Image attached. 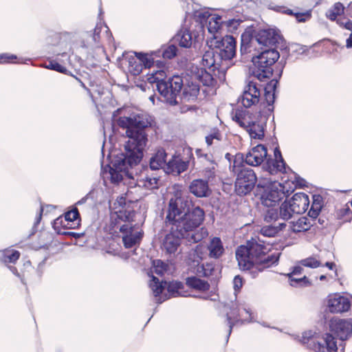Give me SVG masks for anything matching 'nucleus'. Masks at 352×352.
I'll list each match as a JSON object with an SVG mask.
<instances>
[{"label":"nucleus","mask_w":352,"mask_h":352,"mask_svg":"<svg viewBox=\"0 0 352 352\" xmlns=\"http://www.w3.org/2000/svg\"><path fill=\"white\" fill-rule=\"evenodd\" d=\"M124 147L126 155L118 157L110 167L109 175L113 183H118L127 176L131 180L133 175V169L139 166L142 157L143 151L146 145V133H130Z\"/></svg>","instance_id":"f257e3e1"},{"label":"nucleus","mask_w":352,"mask_h":352,"mask_svg":"<svg viewBox=\"0 0 352 352\" xmlns=\"http://www.w3.org/2000/svg\"><path fill=\"white\" fill-rule=\"evenodd\" d=\"M269 250L259 237L248 241L245 245L239 246L236 251V258L240 269L261 272L276 263L278 256L267 254Z\"/></svg>","instance_id":"f03ea898"},{"label":"nucleus","mask_w":352,"mask_h":352,"mask_svg":"<svg viewBox=\"0 0 352 352\" xmlns=\"http://www.w3.org/2000/svg\"><path fill=\"white\" fill-rule=\"evenodd\" d=\"M113 122L126 132H142L158 129L155 118L144 111L131 107H122L113 112Z\"/></svg>","instance_id":"7ed1b4c3"},{"label":"nucleus","mask_w":352,"mask_h":352,"mask_svg":"<svg viewBox=\"0 0 352 352\" xmlns=\"http://www.w3.org/2000/svg\"><path fill=\"white\" fill-rule=\"evenodd\" d=\"M202 212L199 210L190 214L188 219L192 221L191 223L187 222L184 227L175 224L169 226L170 232L167 234L162 242L163 250L169 254H175L181 244L182 239H186L190 243H197L203 238L201 234L195 232V229L200 226Z\"/></svg>","instance_id":"20e7f679"},{"label":"nucleus","mask_w":352,"mask_h":352,"mask_svg":"<svg viewBox=\"0 0 352 352\" xmlns=\"http://www.w3.org/2000/svg\"><path fill=\"white\" fill-rule=\"evenodd\" d=\"M168 83H161L160 91L166 95V100L170 104H177L176 98L179 95L186 101L195 100L200 91L199 85L193 76H174L170 78Z\"/></svg>","instance_id":"39448f33"},{"label":"nucleus","mask_w":352,"mask_h":352,"mask_svg":"<svg viewBox=\"0 0 352 352\" xmlns=\"http://www.w3.org/2000/svg\"><path fill=\"white\" fill-rule=\"evenodd\" d=\"M230 162V170L236 174L235 191L239 195H245L250 192L255 186L257 178L254 170L243 166V155L237 153L232 156L226 155Z\"/></svg>","instance_id":"423d86ee"},{"label":"nucleus","mask_w":352,"mask_h":352,"mask_svg":"<svg viewBox=\"0 0 352 352\" xmlns=\"http://www.w3.org/2000/svg\"><path fill=\"white\" fill-rule=\"evenodd\" d=\"M188 201L185 199L183 196V192L181 190H177L169 200L168 208L166 215V224L168 226H174L175 224L184 225L187 222L191 223L192 221L188 219L190 214L195 212L196 210H199L202 212V217L200 221V225L204 219L205 213L203 209L199 206L193 207L191 210L187 208Z\"/></svg>","instance_id":"0eeeda50"},{"label":"nucleus","mask_w":352,"mask_h":352,"mask_svg":"<svg viewBox=\"0 0 352 352\" xmlns=\"http://www.w3.org/2000/svg\"><path fill=\"white\" fill-rule=\"evenodd\" d=\"M117 222L115 228L119 230L126 248L139 244L142 237V230L135 223L133 210H119L116 212Z\"/></svg>","instance_id":"6e6552de"},{"label":"nucleus","mask_w":352,"mask_h":352,"mask_svg":"<svg viewBox=\"0 0 352 352\" xmlns=\"http://www.w3.org/2000/svg\"><path fill=\"white\" fill-rule=\"evenodd\" d=\"M252 58L253 67L250 69L253 77L261 82L270 79L273 74L272 66L280 57L279 52L274 48L264 49Z\"/></svg>","instance_id":"1a4fd4ad"},{"label":"nucleus","mask_w":352,"mask_h":352,"mask_svg":"<svg viewBox=\"0 0 352 352\" xmlns=\"http://www.w3.org/2000/svg\"><path fill=\"white\" fill-rule=\"evenodd\" d=\"M277 83L276 80H272L266 87H263L253 80H250L245 87L242 95L241 102L243 105L248 108L257 104L259 102L261 91L262 89H264L265 98L268 106V110L273 111L272 104L274 102L275 96L274 93H272L271 91L275 89Z\"/></svg>","instance_id":"9d476101"},{"label":"nucleus","mask_w":352,"mask_h":352,"mask_svg":"<svg viewBox=\"0 0 352 352\" xmlns=\"http://www.w3.org/2000/svg\"><path fill=\"white\" fill-rule=\"evenodd\" d=\"M258 187L264 188L261 200L263 205L273 207L285 197V187L279 182H270L267 186L259 183Z\"/></svg>","instance_id":"9b49d317"},{"label":"nucleus","mask_w":352,"mask_h":352,"mask_svg":"<svg viewBox=\"0 0 352 352\" xmlns=\"http://www.w3.org/2000/svg\"><path fill=\"white\" fill-rule=\"evenodd\" d=\"M214 47L223 65L236 54V41L232 36H226L214 42Z\"/></svg>","instance_id":"f8f14e48"},{"label":"nucleus","mask_w":352,"mask_h":352,"mask_svg":"<svg viewBox=\"0 0 352 352\" xmlns=\"http://www.w3.org/2000/svg\"><path fill=\"white\" fill-rule=\"evenodd\" d=\"M201 64L205 68H208L212 72H224L227 68L228 65H223L221 61V58H219L214 47L208 46L207 50H205L204 54L202 56Z\"/></svg>","instance_id":"ddd939ff"},{"label":"nucleus","mask_w":352,"mask_h":352,"mask_svg":"<svg viewBox=\"0 0 352 352\" xmlns=\"http://www.w3.org/2000/svg\"><path fill=\"white\" fill-rule=\"evenodd\" d=\"M227 320L229 326L228 336L232 332L233 326L236 324L252 321L250 310L243 305L240 306L236 304L233 305L230 311L227 313Z\"/></svg>","instance_id":"4468645a"},{"label":"nucleus","mask_w":352,"mask_h":352,"mask_svg":"<svg viewBox=\"0 0 352 352\" xmlns=\"http://www.w3.org/2000/svg\"><path fill=\"white\" fill-rule=\"evenodd\" d=\"M158 179L156 177L148 175V168L142 167L140 173H135L131 177V181L129 182L131 188L138 186L146 189H154L157 188Z\"/></svg>","instance_id":"2eb2a0df"},{"label":"nucleus","mask_w":352,"mask_h":352,"mask_svg":"<svg viewBox=\"0 0 352 352\" xmlns=\"http://www.w3.org/2000/svg\"><path fill=\"white\" fill-rule=\"evenodd\" d=\"M330 331L342 341L348 339L352 334V319L334 318L329 324Z\"/></svg>","instance_id":"dca6fc26"},{"label":"nucleus","mask_w":352,"mask_h":352,"mask_svg":"<svg viewBox=\"0 0 352 352\" xmlns=\"http://www.w3.org/2000/svg\"><path fill=\"white\" fill-rule=\"evenodd\" d=\"M280 36L272 29L261 30L255 35L254 41L261 45L265 49L272 48L278 42Z\"/></svg>","instance_id":"f3484780"},{"label":"nucleus","mask_w":352,"mask_h":352,"mask_svg":"<svg viewBox=\"0 0 352 352\" xmlns=\"http://www.w3.org/2000/svg\"><path fill=\"white\" fill-rule=\"evenodd\" d=\"M267 148L262 144H258L253 147L243 158L248 165L252 166H257L262 164L265 159H267Z\"/></svg>","instance_id":"a211bd4d"},{"label":"nucleus","mask_w":352,"mask_h":352,"mask_svg":"<svg viewBox=\"0 0 352 352\" xmlns=\"http://www.w3.org/2000/svg\"><path fill=\"white\" fill-rule=\"evenodd\" d=\"M350 307V301L346 297L336 294L328 297L327 308L331 313L344 312L348 311Z\"/></svg>","instance_id":"6ab92c4d"},{"label":"nucleus","mask_w":352,"mask_h":352,"mask_svg":"<svg viewBox=\"0 0 352 352\" xmlns=\"http://www.w3.org/2000/svg\"><path fill=\"white\" fill-rule=\"evenodd\" d=\"M274 158L267 159L263 168L270 175L286 172V165L278 148L274 149Z\"/></svg>","instance_id":"aec40b11"},{"label":"nucleus","mask_w":352,"mask_h":352,"mask_svg":"<svg viewBox=\"0 0 352 352\" xmlns=\"http://www.w3.org/2000/svg\"><path fill=\"white\" fill-rule=\"evenodd\" d=\"M168 287V291L174 295L179 292V289H181L182 284L179 282H160L158 278L152 276V279L150 281L149 287L153 292L155 297H157L163 291L165 286Z\"/></svg>","instance_id":"412c9836"},{"label":"nucleus","mask_w":352,"mask_h":352,"mask_svg":"<svg viewBox=\"0 0 352 352\" xmlns=\"http://www.w3.org/2000/svg\"><path fill=\"white\" fill-rule=\"evenodd\" d=\"M287 201L292 207L291 210L296 212V214H300L305 212L309 204L308 195L303 192L296 193Z\"/></svg>","instance_id":"4be33fe9"},{"label":"nucleus","mask_w":352,"mask_h":352,"mask_svg":"<svg viewBox=\"0 0 352 352\" xmlns=\"http://www.w3.org/2000/svg\"><path fill=\"white\" fill-rule=\"evenodd\" d=\"M188 165L189 161L184 160L179 156H173V158L167 162L165 172L168 174L179 175L181 173L187 170Z\"/></svg>","instance_id":"5701e85b"},{"label":"nucleus","mask_w":352,"mask_h":352,"mask_svg":"<svg viewBox=\"0 0 352 352\" xmlns=\"http://www.w3.org/2000/svg\"><path fill=\"white\" fill-rule=\"evenodd\" d=\"M217 76L215 72L209 70L207 71L206 68L197 69V72L193 75V77L197 82H201L204 86L214 87L216 86L217 81L215 79Z\"/></svg>","instance_id":"b1692460"},{"label":"nucleus","mask_w":352,"mask_h":352,"mask_svg":"<svg viewBox=\"0 0 352 352\" xmlns=\"http://www.w3.org/2000/svg\"><path fill=\"white\" fill-rule=\"evenodd\" d=\"M231 117L234 122L245 129L247 132H256V130L252 127L255 125L254 122L249 120L250 117L243 110H232Z\"/></svg>","instance_id":"393cba45"},{"label":"nucleus","mask_w":352,"mask_h":352,"mask_svg":"<svg viewBox=\"0 0 352 352\" xmlns=\"http://www.w3.org/2000/svg\"><path fill=\"white\" fill-rule=\"evenodd\" d=\"M314 350L316 352H337L335 338L331 334L326 333L321 341L314 344Z\"/></svg>","instance_id":"a878e982"},{"label":"nucleus","mask_w":352,"mask_h":352,"mask_svg":"<svg viewBox=\"0 0 352 352\" xmlns=\"http://www.w3.org/2000/svg\"><path fill=\"white\" fill-rule=\"evenodd\" d=\"M189 189L190 192L197 197H208L210 192L208 182L202 179L192 180Z\"/></svg>","instance_id":"bb28decb"},{"label":"nucleus","mask_w":352,"mask_h":352,"mask_svg":"<svg viewBox=\"0 0 352 352\" xmlns=\"http://www.w3.org/2000/svg\"><path fill=\"white\" fill-rule=\"evenodd\" d=\"M286 224L289 230L297 233L307 231L311 227L315 226L316 223L312 222L307 217H301L297 220L291 221Z\"/></svg>","instance_id":"cd10ccee"},{"label":"nucleus","mask_w":352,"mask_h":352,"mask_svg":"<svg viewBox=\"0 0 352 352\" xmlns=\"http://www.w3.org/2000/svg\"><path fill=\"white\" fill-rule=\"evenodd\" d=\"M166 153L164 149H159L150 159V168L159 170L166 167Z\"/></svg>","instance_id":"c85d7f7f"},{"label":"nucleus","mask_w":352,"mask_h":352,"mask_svg":"<svg viewBox=\"0 0 352 352\" xmlns=\"http://www.w3.org/2000/svg\"><path fill=\"white\" fill-rule=\"evenodd\" d=\"M208 250L209 251V256L211 258H219L224 252V248L220 238H212L208 245Z\"/></svg>","instance_id":"c756f323"},{"label":"nucleus","mask_w":352,"mask_h":352,"mask_svg":"<svg viewBox=\"0 0 352 352\" xmlns=\"http://www.w3.org/2000/svg\"><path fill=\"white\" fill-rule=\"evenodd\" d=\"M194 265H196L195 273L199 276L209 277L212 276L216 271L212 263L200 264L198 260H195Z\"/></svg>","instance_id":"7c9ffc66"},{"label":"nucleus","mask_w":352,"mask_h":352,"mask_svg":"<svg viewBox=\"0 0 352 352\" xmlns=\"http://www.w3.org/2000/svg\"><path fill=\"white\" fill-rule=\"evenodd\" d=\"M174 41L182 47H190L192 45V36L187 29L181 30L174 37Z\"/></svg>","instance_id":"2f4dec72"},{"label":"nucleus","mask_w":352,"mask_h":352,"mask_svg":"<svg viewBox=\"0 0 352 352\" xmlns=\"http://www.w3.org/2000/svg\"><path fill=\"white\" fill-rule=\"evenodd\" d=\"M285 227H287L285 223L275 222L273 225L265 226L261 228L260 232L264 236L272 237Z\"/></svg>","instance_id":"473e14b6"},{"label":"nucleus","mask_w":352,"mask_h":352,"mask_svg":"<svg viewBox=\"0 0 352 352\" xmlns=\"http://www.w3.org/2000/svg\"><path fill=\"white\" fill-rule=\"evenodd\" d=\"M20 257V253L17 250L5 249L0 250V261L4 263H15Z\"/></svg>","instance_id":"72a5a7b5"},{"label":"nucleus","mask_w":352,"mask_h":352,"mask_svg":"<svg viewBox=\"0 0 352 352\" xmlns=\"http://www.w3.org/2000/svg\"><path fill=\"white\" fill-rule=\"evenodd\" d=\"M186 285L198 291L204 292L209 289L210 285L207 281L201 280L195 276L188 277L186 279Z\"/></svg>","instance_id":"f704fd0d"},{"label":"nucleus","mask_w":352,"mask_h":352,"mask_svg":"<svg viewBox=\"0 0 352 352\" xmlns=\"http://www.w3.org/2000/svg\"><path fill=\"white\" fill-rule=\"evenodd\" d=\"M344 7L343 4L340 2H337L327 11L326 15L330 20L335 21L338 16L344 13Z\"/></svg>","instance_id":"c9c22d12"},{"label":"nucleus","mask_w":352,"mask_h":352,"mask_svg":"<svg viewBox=\"0 0 352 352\" xmlns=\"http://www.w3.org/2000/svg\"><path fill=\"white\" fill-rule=\"evenodd\" d=\"M163 73L164 72H160L155 73V74L151 75L148 78V81L151 84H155L156 89L158 91V92L160 93V94L161 96H164V98L166 99V95L164 94L162 91H160V85L161 83L169 84L168 82H170V78L168 79V80H163V79H160V78L158 77V75H160L161 76H163V75H164Z\"/></svg>","instance_id":"e433bc0d"},{"label":"nucleus","mask_w":352,"mask_h":352,"mask_svg":"<svg viewBox=\"0 0 352 352\" xmlns=\"http://www.w3.org/2000/svg\"><path fill=\"white\" fill-rule=\"evenodd\" d=\"M292 207L287 201H284L279 208V217L283 220H288L292 218L296 212L291 210Z\"/></svg>","instance_id":"4c0bfd02"},{"label":"nucleus","mask_w":352,"mask_h":352,"mask_svg":"<svg viewBox=\"0 0 352 352\" xmlns=\"http://www.w3.org/2000/svg\"><path fill=\"white\" fill-rule=\"evenodd\" d=\"M79 212L76 208H73L72 210L65 214V220L68 222L69 228H74L76 225H78V222H76L78 220Z\"/></svg>","instance_id":"58836bf2"},{"label":"nucleus","mask_w":352,"mask_h":352,"mask_svg":"<svg viewBox=\"0 0 352 352\" xmlns=\"http://www.w3.org/2000/svg\"><path fill=\"white\" fill-rule=\"evenodd\" d=\"M290 285L293 287L296 286H307L310 283L306 276L298 277V276L289 275Z\"/></svg>","instance_id":"ea45409f"},{"label":"nucleus","mask_w":352,"mask_h":352,"mask_svg":"<svg viewBox=\"0 0 352 352\" xmlns=\"http://www.w3.org/2000/svg\"><path fill=\"white\" fill-rule=\"evenodd\" d=\"M153 268L155 274L162 276L168 270V265L161 260H154Z\"/></svg>","instance_id":"a19ab883"},{"label":"nucleus","mask_w":352,"mask_h":352,"mask_svg":"<svg viewBox=\"0 0 352 352\" xmlns=\"http://www.w3.org/2000/svg\"><path fill=\"white\" fill-rule=\"evenodd\" d=\"M45 67L62 74H67V69L65 67L61 65L60 64L54 60L49 61L48 64H45Z\"/></svg>","instance_id":"79ce46f5"},{"label":"nucleus","mask_w":352,"mask_h":352,"mask_svg":"<svg viewBox=\"0 0 352 352\" xmlns=\"http://www.w3.org/2000/svg\"><path fill=\"white\" fill-rule=\"evenodd\" d=\"M302 265L310 268H316L320 265V262L315 257H309L300 261Z\"/></svg>","instance_id":"37998d69"},{"label":"nucleus","mask_w":352,"mask_h":352,"mask_svg":"<svg viewBox=\"0 0 352 352\" xmlns=\"http://www.w3.org/2000/svg\"><path fill=\"white\" fill-rule=\"evenodd\" d=\"M177 48L175 45H170L167 47L162 53L164 58L171 59L176 56Z\"/></svg>","instance_id":"c03bdc74"},{"label":"nucleus","mask_w":352,"mask_h":352,"mask_svg":"<svg viewBox=\"0 0 352 352\" xmlns=\"http://www.w3.org/2000/svg\"><path fill=\"white\" fill-rule=\"evenodd\" d=\"M221 23V17L220 16H217L215 17H212L209 21V28L208 30L210 32H212V30H217L220 28Z\"/></svg>","instance_id":"a18cd8bd"},{"label":"nucleus","mask_w":352,"mask_h":352,"mask_svg":"<svg viewBox=\"0 0 352 352\" xmlns=\"http://www.w3.org/2000/svg\"><path fill=\"white\" fill-rule=\"evenodd\" d=\"M204 248L201 245H197L192 253V262L194 263L195 260H198L199 263H200V261H201L204 258Z\"/></svg>","instance_id":"49530a36"},{"label":"nucleus","mask_w":352,"mask_h":352,"mask_svg":"<svg viewBox=\"0 0 352 352\" xmlns=\"http://www.w3.org/2000/svg\"><path fill=\"white\" fill-rule=\"evenodd\" d=\"M279 212L275 209H269L265 216V220L267 221H276L278 219Z\"/></svg>","instance_id":"de8ad7c7"},{"label":"nucleus","mask_w":352,"mask_h":352,"mask_svg":"<svg viewBox=\"0 0 352 352\" xmlns=\"http://www.w3.org/2000/svg\"><path fill=\"white\" fill-rule=\"evenodd\" d=\"M254 42V40L252 39L250 42H246L245 43L244 40L242 38L241 41V53L242 54H245L248 53H250L251 52L252 45Z\"/></svg>","instance_id":"09e8293b"},{"label":"nucleus","mask_w":352,"mask_h":352,"mask_svg":"<svg viewBox=\"0 0 352 352\" xmlns=\"http://www.w3.org/2000/svg\"><path fill=\"white\" fill-rule=\"evenodd\" d=\"M337 23L342 28L352 30V21L346 18H340L337 20Z\"/></svg>","instance_id":"8fccbe9b"},{"label":"nucleus","mask_w":352,"mask_h":352,"mask_svg":"<svg viewBox=\"0 0 352 352\" xmlns=\"http://www.w3.org/2000/svg\"><path fill=\"white\" fill-rule=\"evenodd\" d=\"M136 56L142 62L146 67H150L152 63L150 61L148 58L142 53H135Z\"/></svg>","instance_id":"3c124183"},{"label":"nucleus","mask_w":352,"mask_h":352,"mask_svg":"<svg viewBox=\"0 0 352 352\" xmlns=\"http://www.w3.org/2000/svg\"><path fill=\"white\" fill-rule=\"evenodd\" d=\"M234 289L235 292H238L243 286L242 278L239 276H236L233 280Z\"/></svg>","instance_id":"603ef678"},{"label":"nucleus","mask_w":352,"mask_h":352,"mask_svg":"<svg viewBox=\"0 0 352 352\" xmlns=\"http://www.w3.org/2000/svg\"><path fill=\"white\" fill-rule=\"evenodd\" d=\"M241 22V21L240 20L230 19L226 22V24L228 27L232 28L233 30H236Z\"/></svg>","instance_id":"864d4df0"},{"label":"nucleus","mask_w":352,"mask_h":352,"mask_svg":"<svg viewBox=\"0 0 352 352\" xmlns=\"http://www.w3.org/2000/svg\"><path fill=\"white\" fill-rule=\"evenodd\" d=\"M319 213L320 212L316 210L310 209L308 212L309 217H307L309 218L312 222H315L316 223V219H317L318 216L319 215Z\"/></svg>","instance_id":"5fc2aeb1"},{"label":"nucleus","mask_w":352,"mask_h":352,"mask_svg":"<svg viewBox=\"0 0 352 352\" xmlns=\"http://www.w3.org/2000/svg\"><path fill=\"white\" fill-rule=\"evenodd\" d=\"M218 134L219 133L210 134V135H208L206 137V142L208 146L212 144L213 139H214V138L219 139V138L217 136Z\"/></svg>","instance_id":"6e6d98bb"},{"label":"nucleus","mask_w":352,"mask_h":352,"mask_svg":"<svg viewBox=\"0 0 352 352\" xmlns=\"http://www.w3.org/2000/svg\"><path fill=\"white\" fill-rule=\"evenodd\" d=\"M303 269L302 267L297 266L294 268V270L289 274V275H293V276H298L302 274Z\"/></svg>","instance_id":"4d7b16f0"},{"label":"nucleus","mask_w":352,"mask_h":352,"mask_svg":"<svg viewBox=\"0 0 352 352\" xmlns=\"http://www.w3.org/2000/svg\"><path fill=\"white\" fill-rule=\"evenodd\" d=\"M321 207V204L319 202H316V201H314L311 205V209H313L320 212Z\"/></svg>","instance_id":"13d9d810"},{"label":"nucleus","mask_w":352,"mask_h":352,"mask_svg":"<svg viewBox=\"0 0 352 352\" xmlns=\"http://www.w3.org/2000/svg\"><path fill=\"white\" fill-rule=\"evenodd\" d=\"M118 204L119 206H122L123 205H125L126 204V199L124 197H119L117 200H116V204Z\"/></svg>","instance_id":"bf43d9fd"},{"label":"nucleus","mask_w":352,"mask_h":352,"mask_svg":"<svg viewBox=\"0 0 352 352\" xmlns=\"http://www.w3.org/2000/svg\"><path fill=\"white\" fill-rule=\"evenodd\" d=\"M198 157H204L206 159L209 160V156L208 154H203L201 149H197L195 151Z\"/></svg>","instance_id":"052dcab7"},{"label":"nucleus","mask_w":352,"mask_h":352,"mask_svg":"<svg viewBox=\"0 0 352 352\" xmlns=\"http://www.w3.org/2000/svg\"><path fill=\"white\" fill-rule=\"evenodd\" d=\"M347 48L352 47V33L350 34L349 37L346 39V45Z\"/></svg>","instance_id":"680f3d73"},{"label":"nucleus","mask_w":352,"mask_h":352,"mask_svg":"<svg viewBox=\"0 0 352 352\" xmlns=\"http://www.w3.org/2000/svg\"><path fill=\"white\" fill-rule=\"evenodd\" d=\"M312 334L311 333H305L302 336V342L305 343V340L309 338V337H311Z\"/></svg>","instance_id":"e2e57ef3"},{"label":"nucleus","mask_w":352,"mask_h":352,"mask_svg":"<svg viewBox=\"0 0 352 352\" xmlns=\"http://www.w3.org/2000/svg\"><path fill=\"white\" fill-rule=\"evenodd\" d=\"M325 266L327 267L329 270H333L336 265L333 263L327 262L325 263Z\"/></svg>","instance_id":"0e129e2a"},{"label":"nucleus","mask_w":352,"mask_h":352,"mask_svg":"<svg viewBox=\"0 0 352 352\" xmlns=\"http://www.w3.org/2000/svg\"><path fill=\"white\" fill-rule=\"evenodd\" d=\"M87 199V198L86 197H83L80 201H78L76 204L77 206H80L81 204H85L86 202Z\"/></svg>","instance_id":"69168bd1"},{"label":"nucleus","mask_w":352,"mask_h":352,"mask_svg":"<svg viewBox=\"0 0 352 352\" xmlns=\"http://www.w3.org/2000/svg\"><path fill=\"white\" fill-rule=\"evenodd\" d=\"M9 268L12 272L13 274H14L16 276H19V274L17 272V270H16V267L10 266Z\"/></svg>","instance_id":"338daca9"},{"label":"nucleus","mask_w":352,"mask_h":352,"mask_svg":"<svg viewBox=\"0 0 352 352\" xmlns=\"http://www.w3.org/2000/svg\"><path fill=\"white\" fill-rule=\"evenodd\" d=\"M255 135L254 136H251L252 138H258V139H261L263 136H264V133H254Z\"/></svg>","instance_id":"774afa93"}]
</instances>
